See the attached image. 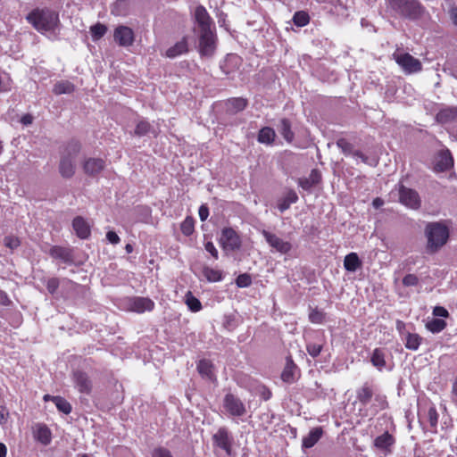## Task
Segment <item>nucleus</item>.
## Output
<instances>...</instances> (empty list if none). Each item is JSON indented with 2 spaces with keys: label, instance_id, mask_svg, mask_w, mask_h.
<instances>
[{
  "label": "nucleus",
  "instance_id": "16",
  "mask_svg": "<svg viewBox=\"0 0 457 457\" xmlns=\"http://www.w3.org/2000/svg\"><path fill=\"white\" fill-rule=\"evenodd\" d=\"M105 166V161L101 158H87L83 162V170L87 175L96 177L104 170Z\"/></svg>",
  "mask_w": 457,
  "mask_h": 457
},
{
  "label": "nucleus",
  "instance_id": "49",
  "mask_svg": "<svg viewBox=\"0 0 457 457\" xmlns=\"http://www.w3.org/2000/svg\"><path fill=\"white\" fill-rule=\"evenodd\" d=\"M46 289L51 295H54L60 286V280L57 278H50L46 281Z\"/></svg>",
  "mask_w": 457,
  "mask_h": 457
},
{
  "label": "nucleus",
  "instance_id": "34",
  "mask_svg": "<svg viewBox=\"0 0 457 457\" xmlns=\"http://www.w3.org/2000/svg\"><path fill=\"white\" fill-rule=\"evenodd\" d=\"M276 137L275 130L270 127L262 128L258 133V141L262 144H272Z\"/></svg>",
  "mask_w": 457,
  "mask_h": 457
},
{
  "label": "nucleus",
  "instance_id": "36",
  "mask_svg": "<svg viewBox=\"0 0 457 457\" xmlns=\"http://www.w3.org/2000/svg\"><path fill=\"white\" fill-rule=\"evenodd\" d=\"M75 90L74 85L70 81H59L53 88V92L55 95L71 94Z\"/></svg>",
  "mask_w": 457,
  "mask_h": 457
},
{
  "label": "nucleus",
  "instance_id": "11",
  "mask_svg": "<svg viewBox=\"0 0 457 457\" xmlns=\"http://www.w3.org/2000/svg\"><path fill=\"white\" fill-rule=\"evenodd\" d=\"M128 309L131 312L143 313L145 312H151L154 310V302L148 297L133 296L128 299Z\"/></svg>",
  "mask_w": 457,
  "mask_h": 457
},
{
  "label": "nucleus",
  "instance_id": "37",
  "mask_svg": "<svg viewBox=\"0 0 457 457\" xmlns=\"http://www.w3.org/2000/svg\"><path fill=\"white\" fill-rule=\"evenodd\" d=\"M203 275L209 282H218L222 280L223 274L220 270H215L210 267H204L203 269Z\"/></svg>",
  "mask_w": 457,
  "mask_h": 457
},
{
  "label": "nucleus",
  "instance_id": "12",
  "mask_svg": "<svg viewBox=\"0 0 457 457\" xmlns=\"http://www.w3.org/2000/svg\"><path fill=\"white\" fill-rule=\"evenodd\" d=\"M433 170L436 172H444L453 167V158L448 149L440 150L434 158Z\"/></svg>",
  "mask_w": 457,
  "mask_h": 457
},
{
  "label": "nucleus",
  "instance_id": "59",
  "mask_svg": "<svg viewBox=\"0 0 457 457\" xmlns=\"http://www.w3.org/2000/svg\"><path fill=\"white\" fill-rule=\"evenodd\" d=\"M106 238L112 245H117L120 241L119 236L114 231H108L106 233Z\"/></svg>",
  "mask_w": 457,
  "mask_h": 457
},
{
  "label": "nucleus",
  "instance_id": "13",
  "mask_svg": "<svg viewBox=\"0 0 457 457\" xmlns=\"http://www.w3.org/2000/svg\"><path fill=\"white\" fill-rule=\"evenodd\" d=\"M262 235L263 236L269 245L274 248L277 252L286 254L291 251L292 245L287 241H284L277 235L265 229L262 231Z\"/></svg>",
  "mask_w": 457,
  "mask_h": 457
},
{
  "label": "nucleus",
  "instance_id": "46",
  "mask_svg": "<svg viewBox=\"0 0 457 457\" xmlns=\"http://www.w3.org/2000/svg\"><path fill=\"white\" fill-rule=\"evenodd\" d=\"M337 145L345 154H353V146L345 138H340L337 141Z\"/></svg>",
  "mask_w": 457,
  "mask_h": 457
},
{
  "label": "nucleus",
  "instance_id": "35",
  "mask_svg": "<svg viewBox=\"0 0 457 457\" xmlns=\"http://www.w3.org/2000/svg\"><path fill=\"white\" fill-rule=\"evenodd\" d=\"M422 337L415 333H406L405 336V347L411 351H416L420 347Z\"/></svg>",
  "mask_w": 457,
  "mask_h": 457
},
{
  "label": "nucleus",
  "instance_id": "48",
  "mask_svg": "<svg viewBox=\"0 0 457 457\" xmlns=\"http://www.w3.org/2000/svg\"><path fill=\"white\" fill-rule=\"evenodd\" d=\"M428 419L430 427L434 429L436 428L438 423V413L435 406H430L428 410Z\"/></svg>",
  "mask_w": 457,
  "mask_h": 457
},
{
  "label": "nucleus",
  "instance_id": "60",
  "mask_svg": "<svg viewBox=\"0 0 457 457\" xmlns=\"http://www.w3.org/2000/svg\"><path fill=\"white\" fill-rule=\"evenodd\" d=\"M238 59L237 56H235V55H228L226 61H225V64L224 65H221L220 68L222 70V71L225 73V74H229L230 73V71L229 70H227L226 69V64L228 62H232L234 61H237Z\"/></svg>",
  "mask_w": 457,
  "mask_h": 457
},
{
  "label": "nucleus",
  "instance_id": "27",
  "mask_svg": "<svg viewBox=\"0 0 457 457\" xmlns=\"http://www.w3.org/2000/svg\"><path fill=\"white\" fill-rule=\"evenodd\" d=\"M457 120V107H447L439 111L436 120L440 123H450Z\"/></svg>",
  "mask_w": 457,
  "mask_h": 457
},
{
  "label": "nucleus",
  "instance_id": "54",
  "mask_svg": "<svg viewBox=\"0 0 457 457\" xmlns=\"http://www.w3.org/2000/svg\"><path fill=\"white\" fill-rule=\"evenodd\" d=\"M204 248L205 250L211 253V255L214 258V259H218L219 258V253H218V250L216 249V247L214 246L213 243L209 241L207 243L204 244Z\"/></svg>",
  "mask_w": 457,
  "mask_h": 457
},
{
  "label": "nucleus",
  "instance_id": "4",
  "mask_svg": "<svg viewBox=\"0 0 457 457\" xmlns=\"http://www.w3.org/2000/svg\"><path fill=\"white\" fill-rule=\"evenodd\" d=\"M356 399L361 403V405L366 407L372 401H374L373 407L375 408V411L378 412V410H384L386 405V396L380 394L376 393V386L371 382H364L359 388L356 390Z\"/></svg>",
  "mask_w": 457,
  "mask_h": 457
},
{
  "label": "nucleus",
  "instance_id": "15",
  "mask_svg": "<svg viewBox=\"0 0 457 457\" xmlns=\"http://www.w3.org/2000/svg\"><path fill=\"white\" fill-rule=\"evenodd\" d=\"M72 381L75 387L81 394L90 395L93 388L92 381L89 376L82 370H74L72 372Z\"/></svg>",
  "mask_w": 457,
  "mask_h": 457
},
{
  "label": "nucleus",
  "instance_id": "22",
  "mask_svg": "<svg viewBox=\"0 0 457 457\" xmlns=\"http://www.w3.org/2000/svg\"><path fill=\"white\" fill-rule=\"evenodd\" d=\"M81 149V145L78 140H70L62 151L61 152V157L76 161L78 154Z\"/></svg>",
  "mask_w": 457,
  "mask_h": 457
},
{
  "label": "nucleus",
  "instance_id": "6",
  "mask_svg": "<svg viewBox=\"0 0 457 457\" xmlns=\"http://www.w3.org/2000/svg\"><path fill=\"white\" fill-rule=\"evenodd\" d=\"M219 243L225 251H237L242 246V239L237 231L231 227H225L221 229Z\"/></svg>",
  "mask_w": 457,
  "mask_h": 457
},
{
  "label": "nucleus",
  "instance_id": "32",
  "mask_svg": "<svg viewBox=\"0 0 457 457\" xmlns=\"http://www.w3.org/2000/svg\"><path fill=\"white\" fill-rule=\"evenodd\" d=\"M35 437L41 444L47 445L51 442V431L46 425H38L35 430Z\"/></svg>",
  "mask_w": 457,
  "mask_h": 457
},
{
  "label": "nucleus",
  "instance_id": "57",
  "mask_svg": "<svg viewBox=\"0 0 457 457\" xmlns=\"http://www.w3.org/2000/svg\"><path fill=\"white\" fill-rule=\"evenodd\" d=\"M199 218L202 221H204L209 216V208L206 204H202L198 211Z\"/></svg>",
  "mask_w": 457,
  "mask_h": 457
},
{
  "label": "nucleus",
  "instance_id": "38",
  "mask_svg": "<svg viewBox=\"0 0 457 457\" xmlns=\"http://www.w3.org/2000/svg\"><path fill=\"white\" fill-rule=\"evenodd\" d=\"M52 401L54 403L59 411L64 414H70L71 412V405L65 398L62 396H54L52 397Z\"/></svg>",
  "mask_w": 457,
  "mask_h": 457
},
{
  "label": "nucleus",
  "instance_id": "30",
  "mask_svg": "<svg viewBox=\"0 0 457 457\" xmlns=\"http://www.w3.org/2000/svg\"><path fill=\"white\" fill-rule=\"evenodd\" d=\"M361 265L362 262L356 253H350L345 257L344 267L347 271L354 272L360 269Z\"/></svg>",
  "mask_w": 457,
  "mask_h": 457
},
{
  "label": "nucleus",
  "instance_id": "7",
  "mask_svg": "<svg viewBox=\"0 0 457 457\" xmlns=\"http://www.w3.org/2000/svg\"><path fill=\"white\" fill-rule=\"evenodd\" d=\"M393 59L405 74L420 72L422 70L420 61L408 53H394Z\"/></svg>",
  "mask_w": 457,
  "mask_h": 457
},
{
  "label": "nucleus",
  "instance_id": "64",
  "mask_svg": "<svg viewBox=\"0 0 457 457\" xmlns=\"http://www.w3.org/2000/svg\"><path fill=\"white\" fill-rule=\"evenodd\" d=\"M353 156H355V157H358V158L361 159V161H362L363 162H367V160H368V157H367L365 154H362L361 151H359V150L354 151V152L353 153Z\"/></svg>",
  "mask_w": 457,
  "mask_h": 457
},
{
  "label": "nucleus",
  "instance_id": "28",
  "mask_svg": "<svg viewBox=\"0 0 457 457\" xmlns=\"http://www.w3.org/2000/svg\"><path fill=\"white\" fill-rule=\"evenodd\" d=\"M323 430L321 427L312 428L309 434L303 438V447H312L322 436Z\"/></svg>",
  "mask_w": 457,
  "mask_h": 457
},
{
  "label": "nucleus",
  "instance_id": "41",
  "mask_svg": "<svg viewBox=\"0 0 457 457\" xmlns=\"http://www.w3.org/2000/svg\"><path fill=\"white\" fill-rule=\"evenodd\" d=\"M186 303L189 310L194 312H199L202 309L201 302L191 292H187L186 295Z\"/></svg>",
  "mask_w": 457,
  "mask_h": 457
},
{
  "label": "nucleus",
  "instance_id": "9",
  "mask_svg": "<svg viewBox=\"0 0 457 457\" xmlns=\"http://www.w3.org/2000/svg\"><path fill=\"white\" fill-rule=\"evenodd\" d=\"M212 438L215 447L223 450L228 456L231 455L233 437L227 428H220Z\"/></svg>",
  "mask_w": 457,
  "mask_h": 457
},
{
  "label": "nucleus",
  "instance_id": "39",
  "mask_svg": "<svg viewBox=\"0 0 457 457\" xmlns=\"http://www.w3.org/2000/svg\"><path fill=\"white\" fill-rule=\"evenodd\" d=\"M153 131L152 125L145 120H139L134 130V134L137 137H143Z\"/></svg>",
  "mask_w": 457,
  "mask_h": 457
},
{
  "label": "nucleus",
  "instance_id": "42",
  "mask_svg": "<svg viewBox=\"0 0 457 457\" xmlns=\"http://www.w3.org/2000/svg\"><path fill=\"white\" fill-rule=\"evenodd\" d=\"M106 31L107 27L99 22L90 28L91 36L94 41H97L103 37Z\"/></svg>",
  "mask_w": 457,
  "mask_h": 457
},
{
  "label": "nucleus",
  "instance_id": "10",
  "mask_svg": "<svg viewBox=\"0 0 457 457\" xmlns=\"http://www.w3.org/2000/svg\"><path fill=\"white\" fill-rule=\"evenodd\" d=\"M226 411L232 416L241 417L246 413L243 402L233 394H227L223 400Z\"/></svg>",
  "mask_w": 457,
  "mask_h": 457
},
{
  "label": "nucleus",
  "instance_id": "55",
  "mask_svg": "<svg viewBox=\"0 0 457 457\" xmlns=\"http://www.w3.org/2000/svg\"><path fill=\"white\" fill-rule=\"evenodd\" d=\"M259 395L264 401L270 400L272 395L271 391L265 386L259 388Z\"/></svg>",
  "mask_w": 457,
  "mask_h": 457
},
{
  "label": "nucleus",
  "instance_id": "26",
  "mask_svg": "<svg viewBox=\"0 0 457 457\" xmlns=\"http://www.w3.org/2000/svg\"><path fill=\"white\" fill-rule=\"evenodd\" d=\"M297 201V194L294 190L290 189L283 197L278 199L277 206L280 212H284L290 207L292 204H295Z\"/></svg>",
  "mask_w": 457,
  "mask_h": 457
},
{
  "label": "nucleus",
  "instance_id": "62",
  "mask_svg": "<svg viewBox=\"0 0 457 457\" xmlns=\"http://www.w3.org/2000/svg\"><path fill=\"white\" fill-rule=\"evenodd\" d=\"M0 303L3 305H8L10 303V300L6 293L3 291L0 292Z\"/></svg>",
  "mask_w": 457,
  "mask_h": 457
},
{
  "label": "nucleus",
  "instance_id": "20",
  "mask_svg": "<svg viewBox=\"0 0 457 457\" xmlns=\"http://www.w3.org/2000/svg\"><path fill=\"white\" fill-rule=\"evenodd\" d=\"M321 181V173L319 170L314 169L311 171L309 177L301 178L298 179V185L303 190H310L313 187L317 186Z\"/></svg>",
  "mask_w": 457,
  "mask_h": 457
},
{
  "label": "nucleus",
  "instance_id": "18",
  "mask_svg": "<svg viewBox=\"0 0 457 457\" xmlns=\"http://www.w3.org/2000/svg\"><path fill=\"white\" fill-rule=\"evenodd\" d=\"M196 370L200 376L208 381H215L214 366L210 360L202 359L196 364Z\"/></svg>",
  "mask_w": 457,
  "mask_h": 457
},
{
  "label": "nucleus",
  "instance_id": "2",
  "mask_svg": "<svg viewBox=\"0 0 457 457\" xmlns=\"http://www.w3.org/2000/svg\"><path fill=\"white\" fill-rule=\"evenodd\" d=\"M26 19L41 34L54 32L60 25L58 12L47 7L33 9Z\"/></svg>",
  "mask_w": 457,
  "mask_h": 457
},
{
  "label": "nucleus",
  "instance_id": "31",
  "mask_svg": "<svg viewBox=\"0 0 457 457\" xmlns=\"http://www.w3.org/2000/svg\"><path fill=\"white\" fill-rule=\"evenodd\" d=\"M278 129L287 142L291 143L294 140L295 134L291 129V122L288 119H281Z\"/></svg>",
  "mask_w": 457,
  "mask_h": 457
},
{
  "label": "nucleus",
  "instance_id": "44",
  "mask_svg": "<svg viewBox=\"0 0 457 457\" xmlns=\"http://www.w3.org/2000/svg\"><path fill=\"white\" fill-rule=\"evenodd\" d=\"M183 235L191 236L195 230V220L192 217H187L180 225Z\"/></svg>",
  "mask_w": 457,
  "mask_h": 457
},
{
  "label": "nucleus",
  "instance_id": "3",
  "mask_svg": "<svg viewBox=\"0 0 457 457\" xmlns=\"http://www.w3.org/2000/svg\"><path fill=\"white\" fill-rule=\"evenodd\" d=\"M427 238L426 252L429 254L437 253L449 239L448 227L440 221L428 222L425 227Z\"/></svg>",
  "mask_w": 457,
  "mask_h": 457
},
{
  "label": "nucleus",
  "instance_id": "53",
  "mask_svg": "<svg viewBox=\"0 0 457 457\" xmlns=\"http://www.w3.org/2000/svg\"><path fill=\"white\" fill-rule=\"evenodd\" d=\"M152 457H173L170 451L164 447H157L152 452Z\"/></svg>",
  "mask_w": 457,
  "mask_h": 457
},
{
  "label": "nucleus",
  "instance_id": "47",
  "mask_svg": "<svg viewBox=\"0 0 457 457\" xmlns=\"http://www.w3.org/2000/svg\"><path fill=\"white\" fill-rule=\"evenodd\" d=\"M252 284V277L248 273H243L236 278V285L238 287H248Z\"/></svg>",
  "mask_w": 457,
  "mask_h": 457
},
{
  "label": "nucleus",
  "instance_id": "19",
  "mask_svg": "<svg viewBox=\"0 0 457 457\" xmlns=\"http://www.w3.org/2000/svg\"><path fill=\"white\" fill-rule=\"evenodd\" d=\"M395 437L389 434L387 431L383 433L382 435L377 436L374 440V445L381 450L389 453L392 452V446L395 445Z\"/></svg>",
  "mask_w": 457,
  "mask_h": 457
},
{
  "label": "nucleus",
  "instance_id": "24",
  "mask_svg": "<svg viewBox=\"0 0 457 457\" xmlns=\"http://www.w3.org/2000/svg\"><path fill=\"white\" fill-rule=\"evenodd\" d=\"M76 161L61 157L59 172L62 178L70 179L75 174Z\"/></svg>",
  "mask_w": 457,
  "mask_h": 457
},
{
  "label": "nucleus",
  "instance_id": "51",
  "mask_svg": "<svg viewBox=\"0 0 457 457\" xmlns=\"http://www.w3.org/2000/svg\"><path fill=\"white\" fill-rule=\"evenodd\" d=\"M4 244L6 247L13 250L20 246L21 242L18 237H5L4 239Z\"/></svg>",
  "mask_w": 457,
  "mask_h": 457
},
{
  "label": "nucleus",
  "instance_id": "43",
  "mask_svg": "<svg viewBox=\"0 0 457 457\" xmlns=\"http://www.w3.org/2000/svg\"><path fill=\"white\" fill-rule=\"evenodd\" d=\"M293 21L297 27H303L310 21V16L306 12L298 11L293 16Z\"/></svg>",
  "mask_w": 457,
  "mask_h": 457
},
{
  "label": "nucleus",
  "instance_id": "23",
  "mask_svg": "<svg viewBox=\"0 0 457 457\" xmlns=\"http://www.w3.org/2000/svg\"><path fill=\"white\" fill-rule=\"evenodd\" d=\"M188 52L187 37H183L181 40L166 50L165 56L170 59Z\"/></svg>",
  "mask_w": 457,
  "mask_h": 457
},
{
  "label": "nucleus",
  "instance_id": "56",
  "mask_svg": "<svg viewBox=\"0 0 457 457\" xmlns=\"http://www.w3.org/2000/svg\"><path fill=\"white\" fill-rule=\"evenodd\" d=\"M10 89L9 79L4 74L0 73V92Z\"/></svg>",
  "mask_w": 457,
  "mask_h": 457
},
{
  "label": "nucleus",
  "instance_id": "52",
  "mask_svg": "<svg viewBox=\"0 0 457 457\" xmlns=\"http://www.w3.org/2000/svg\"><path fill=\"white\" fill-rule=\"evenodd\" d=\"M418 283H419V278L414 274H407L403 278V284L405 287H413V286L418 285Z\"/></svg>",
  "mask_w": 457,
  "mask_h": 457
},
{
  "label": "nucleus",
  "instance_id": "63",
  "mask_svg": "<svg viewBox=\"0 0 457 457\" xmlns=\"http://www.w3.org/2000/svg\"><path fill=\"white\" fill-rule=\"evenodd\" d=\"M450 16L453 23L457 25V7H454L451 10Z\"/></svg>",
  "mask_w": 457,
  "mask_h": 457
},
{
  "label": "nucleus",
  "instance_id": "50",
  "mask_svg": "<svg viewBox=\"0 0 457 457\" xmlns=\"http://www.w3.org/2000/svg\"><path fill=\"white\" fill-rule=\"evenodd\" d=\"M321 349H322L321 345L308 344L306 345V350H307L308 353L313 358H316L320 355Z\"/></svg>",
  "mask_w": 457,
  "mask_h": 457
},
{
  "label": "nucleus",
  "instance_id": "1",
  "mask_svg": "<svg viewBox=\"0 0 457 457\" xmlns=\"http://www.w3.org/2000/svg\"><path fill=\"white\" fill-rule=\"evenodd\" d=\"M193 30L198 39V51L202 56L212 57L216 49L215 24L203 5L193 13Z\"/></svg>",
  "mask_w": 457,
  "mask_h": 457
},
{
  "label": "nucleus",
  "instance_id": "29",
  "mask_svg": "<svg viewBox=\"0 0 457 457\" xmlns=\"http://www.w3.org/2000/svg\"><path fill=\"white\" fill-rule=\"evenodd\" d=\"M296 365L295 364L291 356L287 357L285 368L281 373V378L284 382L292 383L295 380V373L296 370Z\"/></svg>",
  "mask_w": 457,
  "mask_h": 457
},
{
  "label": "nucleus",
  "instance_id": "25",
  "mask_svg": "<svg viewBox=\"0 0 457 457\" xmlns=\"http://www.w3.org/2000/svg\"><path fill=\"white\" fill-rule=\"evenodd\" d=\"M386 351L383 348H375L370 356V362L379 371L386 367Z\"/></svg>",
  "mask_w": 457,
  "mask_h": 457
},
{
  "label": "nucleus",
  "instance_id": "14",
  "mask_svg": "<svg viewBox=\"0 0 457 457\" xmlns=\"http://www.w3.org/2000/svg\"><path fill=\"white\" fill-rule=\"evenodd\" d=\"M113 38L120 46H130L135 40L134 31L128 26L120 25L114 29Z\"/></svg>",
  "mask_w": 457,
  "mask_h": 457
},
{
  "label": "nucleus",
  "instance_id": "21",
  "mask_svg": "<svg viewBox=\"0 0 457 457\" xmlns=\"http://www.w3.org/2000/svg\"><path fill=\"white\" fill-rule=\"evenodd\" d=\"M49 254L54 259H59L65 263L73 262L72 251L69 248L54 245L49 250Z\"/></svg>",
  "mask_w": 457,
  "mask_h": 457
},
{
  "label": "nucleus",
  "instance_id": "61",
  "mask_svg": "<svg viewBox=\"0 0 457 457\" xmlns=\"http://www.w3.org/2000/svg\"><path fill=\"white\" fill-rule=\"evenodd\" d=\"M21 122L23 125H30L33 122V116L30 114H25L21 117Z\"/></svg>",
  "mask_w": 457,
  "mask_h": 457
},
{
  "label": "nucleus",
  "instance_id": "8",
  "mask_svg": "<svg viewBox=\"0 0 457 457\" xmlns=\"http://www.w3.org/2000/svg\"><path fill=\"white\" fill-rule=\"evenodd\" d=\"M399 202L404 206L418 210L421 205V200L418 192L399 183L396 187Z\"/></svg>",
  "mask_w": 457,
  "mask_h": 457
},
{
  "label": "nucleus",
  "instance_id": "33",
  "mask_svg": "<svg viewBox=\"0 0 457 457\" xmlns=\"http://www.w3.org/2000/svg\"><path fill=\"white\" fill-rule=\"evenodd\" d=\"M248 101L243 97L230 98L227 102L228 109L234 112H238L246 108Z\"/></svg>",
  "mask_w": 457,
  "mask_h": 457
},
{
  "label": "nucleus",
  "instance_id": "5",
  "mask_svg": "<svg viewBox=\"0 0 457 457\" xmlns=\"http://www.w3.org/2000/svg\"><path fill=\"white\" fill-rule=\"evenodd\" d=\"M388 6L399 15L416 20L421 17L424 8L418 0H386Z\"/></svg>",
  "mask_w": 457,
  "mask_h": 457
},
{
  "label": "nucleus",
  "instance_id": "40",
  "mask_svg": "<svg viewBox=\"0 0 457 457\" xmlns=\"http://www.w3.org/2000/svg\"><path fill=\"white\" fill-rule=\"evenodd\" d=\"M446 322L441 319H433L426 324V328L432 333H439L445 329Z\"/></svg>",
  "mask_w": 457,
  "mask_h": 457
},
{
  "label": "nucleus",
  "instance_id": "45",
  "mask_svg": "<svg viewBox=\"0 0 457 457\" xmlns=\"http://www.w3.org/2000/svg\"><path fill=\"white\" fill-rule=\"evenodd\" d=\"M309 320L312 323L321 324L325 320V313L317 308L312 309L309 313Z\"/></svg>",
  "mask_w": 457,
  "mask_h": 457
},
{
  "label": "nucleus",
  "instance_id": "17",
  "mask_svg": "<svg viewBox=\"0 0 457 457\" xmlns=\"http://www.w3.org/2000/svg\"><path fill=\"white\" fill-rule=\"evenodd\" d=\"M72 228L78 237L87 239L91 235V228L87 221L81 216H77L72 220Z\"/></svg>",
  "mask_w": 457,
  "mask_h": 457
},
{
  "label": "nucleus",
  "instance_id": "58",
  "mask_svg": "<svg viewBox=\"0 0 457 457\" xmlns=\"http://www.w3.org/2000/svg\"><path fill=\"white\" fill-rule=\"evenodd\" d=\"M433 315L436 317H447L449 315L448 311L442 306H436L433 310Z\"/></svg>",
  "mask_w": 457,
  "mask_h": 457
}]
</instances>
